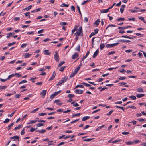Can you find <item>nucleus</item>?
<instances>
[{"label":"nucleus","instance_id":"obj_1","mask_svg":"<svg viewBox=\"0 0 146 146\" xmlns=\"http://www.w3.org/2000/svg\"><path fill=\"white\" fill-rule=\"evenodd\" d=\"M79 68L78 67H77V68L75 70L74 72L72 73L71 74L70 76V78L73 77L78 72L79 70H78Z\"/></svg>","mask_w":146,"mask_h":146},{"label":"nucleus","instance_id":"obj_2","mask_svg":"<svg viewBox=\"0 0 146 146\" xmlns=\"http://www.w3.org/2000/svg\"><path fill=\"white\" fill-rule=\"evenodd\" d=\"M54 57L55 60L57 62H58L59 60V56L57 52L56 51H55V54L54 55Z\"/></svg>","mask_w":146,"mask_h":146},{"label":"nucleus","instance_id":"obj_3","mask_svg":"<svg viewBox=\"0 0 146 146\" xmlns=\"http://www.w3.org/2000/svg\"><path fill=\"white\" fill-rule=\"evenodd\" d=\"M119 44L118 43H117L114 44H108L106 45V47L107 48H112L117 45Z\"/></svg>","mask_w":146,"mask_h":146},{"label":"nucleus","instance_id":"obj_4","mask_svg":"<svg viewBox=\"0 0 146 146\" xmlns=\"http://www.w3.org/2000/svg\"><path fill=\"white\" fill-rule=\"evenodd\" d=\"M46 93V90H43L40 94V95H42V98H43L45 96Z\"/></svg>","mask_w":146,"mask_h":146},{"label":"nucleus","instance_id":"obj_5","mask_svg":"<svg viewBox=\"0 0 146 146\" xmlns=\"http://www.w3.org/2000/svg\"><path fill=\"white\" fill-rule=\"evenodd\" d=\"M78 56V53L76 52L72 56V59H76L77 57Z\"/></svg>","mask_w":146,"mask_h":146},{"label":"nucleus","instance_id":"obj_6","mask_svg":"<svg viewBox=\"0 0 146 146\" xmlns=\"http://www.w3.org/2000/svg\"><path fill=\"white\" fill-rule=\"evenodd\" d=\"M125 7V5H121V7L120 9V11L121 13H123L124 10V9Z\"/></svg>","mask_w":146,"mask_h":146},{"label":"nucleus","instance_id":"obj_7","mask_svg":"<svg viewBox=\"0 0 146 146\" xmlns=\"http://www.w3.org/2000/svg\"><path fill=\"white\" fill-rule=\"evenodd\" d=\"M136 90L138 92H143L144 90L143 88L141 87H139L138 88L136 89Z\"/></svg>","mask_w":146,"mask_h":146},{"label":"nucleus","instance_id":"obj_8","mask_svg":"<svg viewBox=\"0 0 146 146\" xmlns=\"http://www.w3.org/2000/svg\"><path fill=\"white\" fill-rule=\"evenodd\" d=\"M75 92L78 94H81L83 93V91L81 90L76 89Z\"/></svg>","mask_w":146,"mask_h":146},{"label":"nucleus","instance_id":"obj_9","mask_svg":"<svg viewBox=\"0 0 146 146\" xmlns=\"http://www.w3.org/2000/svg\"><path fill=\"white\" fill-rule=\"evenodd\" d=\"M55 75H56L55 72V71H54L53 73V74L52 75V77H51V78H50L49 79V81H50V80H53L54 79V78H55Z\"/></svg>","mask_w":146,"mask_h":146},{"label":"nucleus","instance_id":"obj_10","mask_svg":"<svg viewBox=\"0 0 146 146\" xmlns=\"http://www.w3.org/2000/svg\"><path fill=\"white\" fill-rule=\"evenodd\" d=\"M99 53V50L98 49H97L96 50V52L94 53L93 55V58H95L97 56V55H98Z\"/></svg>","mask_w":146,"mask_h":146},{"label":"nucleus","instance_id":"obj_11","mask_svg":"<svg viewBox=\"0 0 146 146\" xmlns=\"http://www.w3.org/2000/svg\"><path fill=\"white\" fill-rule=\"evenodd\" d=\"M145 94H138L136 95V97L137 98H140L143 97Z\"/></svg>","mask_w":146,"mask_h":146},{"label":"nucleus","instance_id":"obj_12","mask_svg":"<svg viewBox=\"0 0 146 146\" xmlns=\"http://www.w3.org/2000/svg\"><path fill=\"white\" fill-rule=\"evenodd\" d=\"M31 55V54H29V53H25L24 56L25 57V58H28Z\"/></svg>","mask_w":146,"mask_h":146},{"label":"nucleus","instance_id":"obj_13","mask_svg":"<svg viewBox=\"0 0 146 146\" xmlns=\"http://www.w3.org/2000/svg\"><path fill=\"white\" fill-rule=\"evenodd\" d=\"M49 50H44L43 51V52L44 53V54L46 55H49L50 53L48 52Z\"/></svg>","mask_w":146,"mask_h":146},{"label":"nucleus","instance_id":"obj_14","mask_svg":"<svg viewBox=\"0 0 146 146\" xmlns=\"http://www.w3.org/2000/svg\"><path fill=\"white\" fill-rule=\"evenodd\" d=\"M90 53V52L89 51H88L87 52V53L86 55L83 57L82 58V61H83L85 59H86L87 57L88 56L89 54Z\"/></svg>","mask_w":146,"mask_h":146},{"label":"nucleus","instance_id":"obj_15","mask_svg":"<svg viewBox=\"0 0 146 146\" xmlns=\"http://www.w3.org/2000/svg\"><path fill=\"white\" fill-rule=\"evenodd\" d=\"M71 104H72L73 106L74 107H77L79 106V104L75 102V101H73L71 102Z\"/></svg>","mask_w":146,"mask_h":146},{"label":"nucleus","instance_id":"obj_16","mask_svg":"<svg viewBox=\"0 0 146 146\" xmlns=\"http://www.w3.org/2000/svg\"><path fill=\"white\" fill-rule=\"evenodd\" d=\"M68 78V77L66 76L62 78L61 80L62 81V83H63L66 81Z\"/></svg>","mask_w":146,"mask_h":146},{"label":"nucleus","instance_id":"obj_17","mask_svg":"<svg viewBox=\"0 0 146 146\" xmlns=\"http://www.w3.org/2000/svg\"><path fill=\"white\" fill-rule=\"evenodd\" d=\"M37 121V120H29V122H28V123H27V124H31V123H35Z\"/></svg>","mask_w":146,"mask_h":146},{"label":"nucleus","instance_id":"obj_18","mask_svg":"<svg viewBox=\"0 0 146 146\" xmlns=\"http://www.w3.org/2000/svg\"><path fill=\"white\" fill-rule=\"evenodd\" d=\"M89 116H85L82 119V121H84L86 120L87 119L90 118Z\"/></svg>","mask_w":146,"mask_h":146},{"label":"nucleus","instance_id":"obj_19","mask_svg":"<svg viewBox=\"0 0 146 146\" xmlns=\"http://www.w3.org/2000/svg\"><path fill=\"white\" fill-rule=\"evenodd\" d=\"M78 33H80V34H82V28L81 27H79V28L78 29Z\"/></svg>","mask_w":146,"mask_h":146},{"label":"nucleus","instance_id":"obj_20","mask_svg":"<svg viewBox=\"0 0 146 146\" xmlns=\"http://www.w3.org/2000/svg\"><path fill=\"white\" fill-rule=\"evenodd\" d=\"M108 9H106L102 10L101 11V13H105L108 12Z\"/></svg>","mask_w":146,"mask_h":146},{"label":"nucleus","instance_id":"obj_21","mask_svg":"<svg viewBox=\"0 0 146 146\" xmlns=\"http://www.w3.org/2000/svg\"><path fill=\"white\" fill-rule=\"evenodd\" d=\"M94 138H88V139H84L83 140V141H90L94 139Z\"/></svg>","mask_w":146,"mask_h":146},{"label":"nucleus","instance_id":"obj_22","mask_svg":"<svg viewBox=\"0 0 146 146\" xmlns=\"http://www.w3.org/2000/svg\"><path fill=\"white\" fill-rule=\"evenodd\" d=\"M14 34L15 33H9L8 34H7V37L8 38H9L10 37L11 35H14Z\"/></svg>","mask_w":146,"mask_h":146},{"label":"nucleus","instance_id":"obj_23","mask_svg":"<svg viewBox=\"0 0 146 146\" xmlns=\"http://www.w3.org/2000/svg\"><path fill=\"white\" fill-rule=\"evenodd\" d=\"M100 20L99 19H98L97 20H96L95 23L94 24L97 25V26H98L99 24V23H100Z\"/></svg>","mask_w":146,"mask_h":146},{"label":"nucleus","instance_id":"obj_24","mask_svg":"<svg viewBox=\"0 0 146 146\" xmlns=\"http://www.w3.org/2000/svg\"><path fill=\"white\" fill-rule=\"evenodd\" d=\"M115 26L113 24H110L106 28V29H107L109 27H115Z\"/></svg>","mask_w":146,"mask_h":146},{"label":"nucleus","instance_id":"obj_25","mask_svg":"<svg viewBox=\"0 0 146 146\" xmlns=\"http://www.w3.org/2000/svg\"><path fill=\"white\" fill-rule=\"evenodd\" d=\"M69 6V4H66L65 3H62L61 5V6L62 7H67Z\"/></svg>","mask_w":146,"mask_h":146},{"label":"nucleus","instance_id":"obj_26","mask_svg":"<svg viewBox=\"0 0 146 146\" xmlns=\"http://www.w3.org/2000/svg\"><path fill=\"white\" fill-rule=\"evenodd\" d=\"M14 122H13L10 125H9L8 126V127H7V129H8V130H9L10 129L11 127L14 124Z\"/></svg>","mask_w":146,"mask_h":146},{"label":"nucleus","instance_id":"obj_27","mask_svg":"<svg viewBox=\"0 0 146 146\" xmlns=\"http://www.w3.org/2000/svg\"><path fill=\"white\" fill-rule=\"evenodd\" d=\"M14 138H15V139H17L18 140L19 139V137L18 136H14L13 137L10 138V139H13Z\"/></svg>","mask_w":146,"mask_h":146},{"label":"nucleus","instance_id":"obj_28","mask_svg":"<svg viewBox=\"0 0 146 146\" xmlns=\"http://www.w3.org/2000/svg\"><path fill=\"white\" fill-rule=\"evenodd\" d=\"M78 27V26H75L74 28L72 30V31L74 33L77 30V28Z\"/></svg>","mask_w":146,"mask_h":146},{"label":"nucleus","instance_id":"obj_29","mask_svg":"<svg viewBox=\"0 0 146 146\" xmlns=\"http://www.w3.org/2000/svg\"><path fill=\"white\" fill-rule=\"evenodd\" d=\"M74 35H75L76 36H81L82 35H81L80 33H78V31H77L76 32L74 33Z\"/></svg>","mask_w":146,"mask_h":146},{"label":"nucleus","instance_id":"obj_30","mask_svg":"<svg viewBox=\"0 0 146 146\" xmlns=\"http://www.w3.org/2000/svg\"><path fill=\"white\" fill-rule=\"evenodd\" d=\"M66 67V66H64V67L62 66L61 67V68L59 69V70L60 71L63 72V71L64 69Z\"/></svg>","mask_w":146,"mask_h":146},{"label":"nucleus","instance_id":"obj_31","mask_svg":"<svg viewBox=\"0 0 146 146\" xmlns=\"http://www.w3.org/2000/svg\"><path fill=\"white\" fill-rule=\"evenodd\" d=\"M115 106L117 108H119V109H121L122 110H123V111H124V109L123 107L119 106Z\"/></svg>","mask_w":146,"mask_h":146},{"label":"nucleus","instance_id":"obj_32","mask_svg":"<svg viewBox=\"0 0 146 146\" xmlns=\"http://www.w3.org/2000/svg\"><path fill=\"white\" fill-rule=\"evenodd\" d=\"M100 48L101 50H102L105 46V45L104 44H101L100 45Z\"/></svg>","mask_w":146,"mask_h":146},{"label":"nucleus","instance_id":"obj_33","mask_svg":"<svg viewBox=\"0 0 146 146\" xmlns=\"http://www.w3.org/2000/svg\"><path fill=\"white\" fill-rule=\"evenodd\" d=\"M78 87H80L81 88H83L84 86L82 85H78L76 86L74 89Z\"/></svg>","mask_w":146,"mask_h":146},{"label":"nucleus","instance_id":"obj_34","mask_svg":"<svg viewBox=\"0 0 146 146\" xmlns=\"http://www.w3.org/2000/svg\"><path fill=\"white\" fill-rule=\"evenodd\" d=\"M75 137V135H73L72 136H67L65 137L64 138V139H66L67 138H73L74 137Z\"/></svg>","mask_w":146,"mask_h":146},{"label":"nucleus","instance_id":"obj_35","mask_svg":"<svg viewBox=\"0 0 146 146\" xmlns=\"http://www.w3.org/2000/svg\"><path fill=\"white\" fill-rule=\"evenodd\" d=\"M121 141V140H116L115 141H112L111 143H116L117 142H120Z\"/></svg>","mask_w":146,"mask_h":146},{"label":"nucleus","instance_id":"obj_36","mask_svg":"<svg viewBox=\"0 0 146 146\" xmlns=\"http://www.w3.org/2000/svg\"><path fill=\"white\" fill-rule=\"evenodd\" d=\"M129 98L133 100H135L136 99V96L134 95L130 96L129 97Z\"/></svg>","mask_w":146,"mask_h":146},{"label":"nucleus","instance_id":"obj_37","mask_svg":"<svg viewBox=\"0 0 146 146\" xmlns=\"http://www.w3.org/2000/svg\"><path fill=\"white\" fill-rule=\"evenodd\" d=\"M21 125H19L18 126L15 127L14 129L15 130H16L17 129H19L21 127Z\"/></svg>","mask_w":146,"mask_h":146},{"label":"nucleus","instance_id":"obj_38","mask_svg":"<svg viewBox=\"0 0 146 146\" xmlns=\"http://www.w3.org/2000/svg\"><path fill=\"white\" fill-rule=\"evenodd\" d=\"M10 120L8 118H6L3 121L4 123H8L9 121Z\"/></svg>","mask_w":146,"mask_h":146},{"label":"nucleus","instance_id":"obj_39","mask_svg":"<svg viewBox=\"0 0 146 146\" xmlns=\"http://www.w3.org/2000/svg\"><path fill=\"white\" fill-rule=\"evenodd\" d=\"M65 63V62L64 61H62L60 62L59 64L58 65V67H60L62 65H63Z\"/></svg>","mask_w":146,"mask_h":146},{"label":"nucleus","instance_id":"obj_40","mask_svg":"<svg viewBox=\"0 0 146 146\" xmlns=\"http://www.w3.org/2000/svg\"><path fill=\"white\" fill-rule=\"evenodd\" d=\"M14 76V74L10 75L8 76V77L7 79V80H9L12 77Z\"/></svg>","mask_w":146,"mask_h":146},{"label":"nucleus","instance_id":"obj_41","mask_svg":"<svg viewBox=\"0 0 146 146\" xmlns=\"http://www.w3.org/2000/svg\"><path fill=\"white\" fill-rule=\"evenodd\" d=\"M44 124L42 123H39L36 124V126L38 127H40L41 126H44Z\"/></svg>","mask_w":146,"mask_h":146},{"label":"nucleus","instance_id":"obj_42","mask_svg":"<svg viewBox=\"0 0 146 146\" xmlns=\"http://www.w3.org/2000/svg\"><path fill=\"white\" fill-rule=\"evenodd\" d=\"M82 84L86 86L90 87L91 86V85H90L85 83L83 82L82 83Z\"/></svg>","mask_w":146,"mask_h":146},{"label":"nucleus","instance_id":"obj_43","mask_svg":"<svg viewBox=\"0 0 146 146\" xmlns=\"http://www.w3.org/2000/svg\"><path fill=\"white\" fill-rule=\"evenodd\" d=\"M125 20V19L124 18H120L117 19V21H124Z\"/></svg>","mask_w":146,"mask_h":146},{"label":"nucleus","instance_id":"obj_44","mask_svg":"<svg viewBox=\"0 0 146 146\" xmlns=\"http://www.w3.org/2000/svg\"><path fill=\"white\" fill-rule=\"evenodd\" d=\"M27 82V81L26 80H23L21 81L19 83V84H22V83H26Z\"/></svg>","mask_w":146,"mask_h":146},{"label":"nucleus","instance_id":"obj_45","mask_svg":"<svg viewBox=\"0 0 146 146\" xmlns=\"http://www.w3.org/2000/svg\"><path fill=\"white\" fill-rule=\"evenodd\" d=\"M14 76L16 75L17 77H21V75H20L19 73H15V74H14Z\"/></svg>","mask_w":146,"mask_h":146},{"label":"nucleus","instance_id":"obj_46","mask_svg":"<svg viewBox=\"0 0 146 146\" xmlns=\"http://www.w3.org/2000/svg\"><path fill=\"white\" fill-rule=\"evenodd\" d=\"M67 24V23L65 22H61L60 23V25L62 26L65 25Z\"/></svg>","mask_w":146,"mask_h":146},{"label":"nucleus","instance_id":"obj_47","mask_svg":"<svg viewBox=\"0 0 146 146\" xmlns=\"http://www.w3.org/2000/svg\"><path fill=\"white\" fill-rule=\"evenodd\" d=\"M133 142H131L130 141H129L128 142H126V143L128 145H130L131 144H133Z\"/></svg>","mask_w":146,"mask_h":146},{"label":"nucleus","instance_id":"obj_48","mask_svg":"<svg viewBox=\"0 0 146 146\" xmlns=\"http://www.w3.org/2000/svg\"><path fill=\"white\" fill-rule=\"evenodd\" d=\"M118 68V67H116L115 68H109L108 69V70L111 71L112 70L114 69H116L117 68Z\"/></svg>","mask_w":146,"mask_h":146},{"label":"nucleus","instance_id":"obj_49","mask_svg":"<svg viewBox=\"0 0 146 146\" xmlns=\"http://www.w3.org/2000/svg\"><path fill=\"white\" fill-rule=\"evenodd\" d=\"M39 109V108H37L33 110L31 112V113H35V112H36V111H37Z\"/></svg>","mask_w":146,"mask_h":146},{"label":"nucleus","instance_id":"obj_50","mask_svg":"<svg viewBox=\"0 0 146 146\" xmlns=\"http://www.w3.org/2000/svg\"><path fill=\"white\" fill-rule=\"evenodd\" d=\"M80 115V113H78L77 114H75L74 115H72V117H74L76 116H78Z\"/></svg>","mask_w":146,"mask_h":146},{"label":"nucleus","instance_id":"obj_51","mask_svg":"<svg viewBox=\"0 0 146 146\" xmlns=\"http://www.w3.org/2000/svg\"><path fill=\"white\" fill-rule=\"evenodd\" d=\"M27 45V44L26 43L23 44L21 45V47L23 48L25 47Z\"/></svg>","mask_w":146,"mask_h":146},{"label":"nucleus","instance_id":"obj_52","mask_svg":"<svg viewBox=\"0 0 146 146\" xmlns=\"http://www.w3.org/2000/svg\"><path fill=\"white\" fill-rule=\"evenodd\" d=\"M46 113H40L39 114H38V115H39V116H43L45 115H46Z\"/></svg>","mask_w":146,"mask_h":146},{"label":"nucleus","instance_id":"obj_53","mask_svg":"<svg viewBox=\"0 0 146 146\" xmlns=\"http://www.w3.org/2000/svg\"><path fill=\"white\" fill-rule=\"evenodd\" d=\"M77 9L78 10L79 13H80V15H82L81 13V11H80V8L77 5Z\"/></svg>","mask_w":146,"mask_h":146},{"label":"nucleus","instance_id":"obj_54","mask_svg":"<svg viewBox=\"0 0 146 146\" xmlns=\"http://www.w3.org/2000/svg\"><path fill=\"white\" fill-rule=\"evenodd\" d=\"M7 87V86H0V89H5Z\"/></svg>","mask_w":146,"mask_h":146},{"label":"nucleus","instance_id":"obj_55","mask_svg":"<svg viewBox=\"0 0 146 146\" xmlns=\"http://www.w3.org/2000/svg\"><path fill=\"white\" fill-rule=\"evenodd\" d=\"M56 96L55 95L54 93H53L52 95H51L50 97V98L53 99V98Z\"/></svg>","mask_w":146,"mask_h":146},{"label":"nucleus","instance_id":"obj_56","mask_svg":"<svg viewBox=\"0 0 146 146\" xmlns=\"http://www.w3.org/2000/svg\"><path fill=\"white\" fill-rule=\"evenodd\" d=\"M74 95H72V94H69L68 95V97L70 98H71L74 97Z\"/></svg>","mask_w":146,"mask_h":146},{"label":"nucleus","instance_id":"obj_57","mask_svg":"<svg viewBox=\"0 0 146 146\" xmlns=\"http://www.w3.org/2000/svg\"><path fill=\"white\" fill-rule=\"evenodd\" d=\"M65 143H66L65 142H61L60 143L58 144L57 145V146H60V145H63Z\"/></svg>","mask_w":146,"mask_h":146},{"label":"nucleus","instance_id":"obj_58","mask_svg":"<svg viewBox=\"0 0 146 146\" xmlns=\"http://www.w3.org/2000/svg\"><path fill=\"white\" fill-rule=\"evenodd\" d=\"M21 96L20 94H16L14 96V97L16 98H19Z\"/></svg>","mask_w":146,"mask_h":146},{"label":"nucleus","instance_id":"obj_59","mask_svg":"<svg viewBox=\"0 0 146 146\" xmlns=\"http://www.w3.org/2000/svg\"><path fill=\"white\" fill-rule=\"evenodd\" d=\"M24 129L23 128L21 132V135H23L25 133Z\"/></svg>","mask_w":146,"mask_h":146},{"label":"nucleus","instance_id":"obj_60","mask_svg":"<svg viewBox=\"0 0 146 146\" xmlns=\"http://www.w3.org/2000/svg\"><path fill=\"white\" fill-rule=\"evenodd\" d=\"M129 133V132L124 131L122 133V134L124 135H127Z\"/></svg>","mask_w":146,"mask_h":146},{"label":"nucleus","instance_id":"obj_61","mask_svg":"<svg viewBox=\"0 0 146 146\" xmlns=\"http://www.w3.org/2000/svg\"><path fill=\"white\" fill-rule=\"evenodd\" d=\"M15 44V42H13L12 43H9L8 44V46H10L11 45H13Z\"/></svg>","mask_w":146,"mask_h":146},{"label":"nucleus","instance_id":"obj_62","mask_svg":"<svg viewBox=\"0 0 146 146\" xmlns=\"http://www.w3.org/2000/svg\"><path fill=\"white\" fill-rule=\"evenodd\" d=\"M61 90H59L58 91H57V92H54V94H55L56 96L57 94H58L60 93V92H61Z\"/></svg>","mask_w":146,"mask_h":146},{"label":"nucleus","instance_id":"obj_63","mask_svg":"<svg viewBox=\"0 0 146 146\" xmlns=\"http://www.w3.org/2000/svg\"><path fill=\"white\" fill-rule=\"evenodd\" d=\"M127 78L125 77H120V78H119V79L121 80H123L125 79H126Z\"/></svg>","mask_w":146,"mask_h":146},{"label":"nucleus","instance_id":"obj_64","mask_svg":"<svg viewBox=\"0 0 146 146\" xmlns=\"http://www.w3.org/2000/svg\"><path fill=\"white\" fill-rule=\"evenodd\" d=\"M141 145L142 146H146V142H143L141 143Z\"/></svg>","mask_w":146,"mask_h":146}]
</instances>
